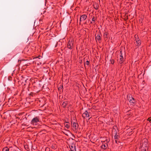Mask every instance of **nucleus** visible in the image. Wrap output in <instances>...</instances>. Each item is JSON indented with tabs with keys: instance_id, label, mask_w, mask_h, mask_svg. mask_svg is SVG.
I'll use <instances>...</instances> for the list:
<instances>
[{
	"instance_id": "nucleus-14",
	"label": "nucleus",
	"mask_w": 151,
	"mask_h": 151,
	"mask_svg": "<svg viewBox=\"0 0 151 151\" xmlns=\"http://www.w3.org/2000/svg\"><path fill=\"white\" fill-rule=\"evenodd\" d=\"M124 58L123 57H120L119 63H122L123 61Z\"/></svg>"
},
{
	"instance_id": "nucleus-6",
	"label": "nucleus",
	"mask_w": 151,
	"mask_h": 151,
	"mask_svg": "<svg viewBox=\"0 0 151 151\" xmlns=\"http://www.w3.org/2000/svg\"><path fill=\"white\" fill-rule=\"evenodd\" d=\"M89 113L87 111H86L83 114L82 116L84 118L89 117Z\"/></svg>"
},
{
	"instance_id": "nucleus-17",
	"label": "nucleus",
	"mask_w": 151,
	"mask_h": 151,
	"mask_svg": "<svg viewBox=\"0 0 151 151\" xmlns=\"http://www.w3.org/2000/svg\"><path fill=\"white\" fill-rule=\"evenodd\" d=\"M108 35V33L107 32H105L104 33V37H107V36Z\"/></svg>"
},
{
	"instance_id": "nucleus-8",
	"label": "nucleus",
	"mask_w": 151,
	"mask_h": 151,
	"mask_svg": "<svg viewBox=\"0 0 151 151\" xmlns=\"http://www.w3.org/2000/svg\"><path fill=\"white\" fill-rule=\"evenodd\" d=\"M69 146L71 151H76V147L74 144L69 145Z\"/></svg>"
},
{
	"instance_id": "nucleus-12",
	"label": "nucleus",
	"mask_w": 151,
	"mask_h": 151,
	"mask_svg": "<svg viewBox=\"0 0 151 151\" xmlns=\"http://www.w3.org/2000/svg\"><path fill=\"white\" fill-rule=\"evenodd\" d=\"M136 43L137 45H139L141 44V41L139 39H137L136 40Z\"/></svg>"
},
{
	"instance_id": "nucleus-10",
	"label": "nucleus",
	"mask_w": 151,
	"mask_h": 151,
	"mask_svg": "<svg viewBox=\"0 0 151 151\" xmlns=\"http://www.w3.org/2000/svg\"><path fill=\"white\" fill-rule=\"evenodd\" d=\"M87 17V16L85 14L82 15L81 17L80 21H84L86 19Z\"/></svg>"
},
{
	"instance_id": "nucleus-25",
	"label": "nucleus",
	"mask_w": 151,
	"mask_h": 151,
	"mask_svg": "<svg viewBox=\"0 0 151 151\" xmlns=\"http://www.w3.org/2000/svg\"><path fill=\"white\" fill-rule=\"evenodd\" d=\"M96 9H98V8H96Z\"/></svg>"
},
{
	"instance_id": "nucleus-18",
	"label": "nucleus",
	"mask_w": 151,
	"mask_h": 151,
	"mask_svg": "<svg viewBox=\"0 0 151 151\" xmlns=\"http://www.w3.org/2000/svg\"><path fill=\"white\" fill-rule=\"evenodd\" d=\"M120 57H123L122 56V51H121L120 52Z\"/></svg>"
},
{
	"instance_id": "nucleus-21",
	"label": "nucleus",
	"mask_w": 151,
	"mask_h": 151,
	"mask_svg": "<svg viewBox=\"0 0 151 151\" xmlns=\"http://www.w3.org/2000/svg\"><path fill=\"white\" fill-rule=\"evenodd\" d=\"M92 20V21H93V22L95 21V18L94 17H93Z\"/></svg>"
},
{
	"instance_id": "nucleus-23",
	"label": "nucleus",
	"mask_w": 151,
	"mask_h": 151,
	"mask_svg": "<svg viewBox=\"0 0 151 151\" xmlns=\"http://www.w3.org/2000/svg\"><path fill=\"white\" fill-rule=\"evenodd\" d=\"M114 63V61H113L112 62H111V63L112 64H113Z\"/></svg>"
},
{
	"instance_id": "nucleus-4",
	"label": "nucleus",
	"mask_w": 151,
	"mask_h": 151,
	"mask_svg": "<svg viewBox=\"0 0 151 151\" xmlns=\"http://www.w3.org/2000/svg\"><path fill=\"white\" fill-rule=\"evenodd\" d=\"M128 99L129 102L132 104H134L136 102L135 100L131 95L128 96Z\"/></svg>"
},
{
	"instance_id": "nucleus-7",
	"label": "nucleus",
	"mask_w": 151,
	"mask_h": 151,
	"mask_svg": "<svg viewBox=\"0 0 151 151\" xmlns=\"http://www.w3.org/2000/svg\"><path fill=\"white\" fill-rule=\"evenodd\" d=\"M114 138L115 139V142L116 143H117V142H119V136L118 135H117L116 133H116H114ZM112 135H114V133H112Z\"/></svg>"
},
{
	"instance_id": "nucleus-22",
	"label": "nucleus",
	"mask_w": 151,
	"mask_h": 151,
	"mask_svg": "<svg viewBox=\"0 0 151 151\" xmlns=\"http://www.w3.org/2000/svg\"><path fill=\"white\" fill-rule=\"evenodd\" d=\"M21 67L22 68H21L22 69V70H24V68H22V67Z\"/></svg>"
},
{
	"instance_id": "nucleus-5",
	"label": "nucleus",
	"mask_w": 151,
	"mask_h": 151,
	"mask_svg": "<svg viewBox=\"0 0 151 151\" xmlns=\"http://www.w3.org/2000/svg\"><path fill=\"white\" fill-rule=\"evenodd\" d=\"M73 44V41L71 39L70 40L68 43L67 47L70 49L71 48Z\"/></svg>"
},
{
	"instance_id": "nucleus-1",
	"label": "nucleus",
	"mask_w": 151,
	"mask_h": 151,
	"mask_svg": "<svg viewBox=\"0 0 151 151\" xmlns=\"http://www.w3.org/2000/svg\"><path fill=\"white\" fill-rule=\"evenodd\" d=\"M40 121V118L39 116H36L34 117L31 120V123L34 125H37L38 124V122Z\"/></svg>"
},
{
	"instance_id": "nucleus-20",
	"label": "nucleus",
	"mask_w": 151,
	"mask_h": 151,
	"mask_svg": "<svg viewBox=\"0 0 151 151\" xmlns=\"http://www.w3.org/2000/svg\"><path fill=\"white\" fill-rule=\"evenodd\" d=\"M147 120L148 121H150V122L151 123V117L148 118L147 119Z\"/></svg>"
},
{
	"instance_id": "nucleus-2",
	"label": "nucleus",
	"mask_w": 151,
	"mask_h": 151,
	"mask_svg": "<svg viewBox=\"0 0 151 151\" xmlns=\"http://www.w3.org/2000/svg\"><path fill=\"white\" fill-rule=\"evenodd\" d=\"M148 150V144L147 142L143 143L142 147V151H147Z\"/></svg>"
},
{
	"instance_id": "nucleus-24",
	"label": "nucleus",
	"mask_w": 151,
	"mask_h": 151,
	"mask_svg": "<svg viewBox=\"0 0 151 151\" xmlns=\"http://www.w3.org/2000/svg\"><path fill=\"white\" fill-rule=\"evenodd\" d=\"M19 67V69H20V68Z\"/></svg>"
},
{
	"instance_id": "nucleus-3",
	"label": "nucleus",
	"mask_w": 151,
	"mask_h": 151,
	"mask_svg": "<svg viewBox=\"0 0 151 151\" xmlns=\"http://www.w3.org/2000/svg\"><path fill=\"white\" fill-rule=\"evenodd\" d=\"M71 126L73 130L74 131H76L78 127V124L76 122H72Z\"/></svg>"
},
{
	"instance_id": "nucleus-19",
	"label": "nucleus",
	"mask_w": 151,
	"mask_h": 151,
	"mask_svg": "<svg viewBox=\"0 0 151 151\" xmlns=\"http://www.w3.org/2000/svg\"><path fill=\"white\" fill-rule=\"evenodd\" d=\"M65 127L68 129L70 127V126L69 124H66L65 125Z\"/></svg>"
},
{
	"instance_id": "nucleus-15",
	"label": "nucleus",
	"mask_w": 151,
	"mask_h": 151,
	"mask_svg": "<svg viewBox=\"0 0 151 151\" xmlns=\"http://www.w3.org/2000/svg\"><path fill=\"white\" fill-rule=\"evenodd\" d=\"M2 151H9V149L7 147H5L3 149Z\"/></svg>"
},
{
	"instance_id": "nucleus-16",
	"label": "nucleus",
	"mask_w": 151,
	"mask_h": 151,
	"mask_svg": "<svg viewBox=\"0 0 151 151\" xmlns=\"http://www.w3.org/2000/svg\"><path fill=\"white\" fill-rule=\"evenodd\" d=\"M89 62L88 61H86L85 62H84V65H88L89 64Z\"/></svg>"
},
{
	"instance_id": "nucleus-13",
	"label": "nucleus",
	"mask_w": 151,
	"mask_h": 151,
	"mask_svg": "<svg viewBox=\"0 0 151 151\" xmlns=\"http://www.w3.org/2000/svg\"><path fill=\"white\" fill-rule=\"evenodd\" d=\"M107 144H103L101 146V147L102 148L105 149L107 147Z\"/></svg>"
},
{
	"instance_id": "nucleus-9",
	"label": "nucleus",
	"mask_w": 151,
	"mask_h": 151,
	"mask_svg": "<svg viewBox=\"0 0 151 151\" xmlns=\"http://www.w3.org/2000/svg\"><path fill=\"white\" fill-rule=\"evenodd\" d=\"M68 104V101H62L61 102V104L62 106L63 107L65 108L66 107L67 104Z\"/></svg>"
},
{
	"instance_id": "nucleus-11",
	"label": "nucleus",
	"mask_w": 151,
	"mask_h": 151,
	"mask_svg": "<svg viewBox=\"0 0 151 151\" xmlns=\"http://www.w3.org/2000/svg\"><path fill=\"white\" fill-rule=\"evenodd\" d=\"M95 36L96 37V40L99 41L100 40H101L100 35L99 33H98L97 34H96Z\"/></svg>"
}]
</instances>
